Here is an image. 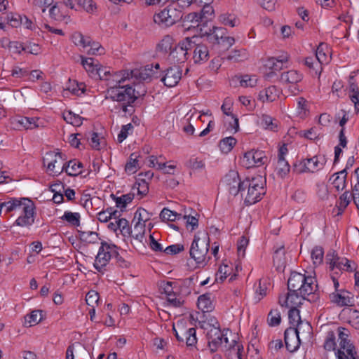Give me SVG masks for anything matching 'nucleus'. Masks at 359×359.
<instances>
[{
    "mask_svg": "<svg viewBox=\"0 0 359 359\" xmlns=\"http://www.w3.org/2000/svg\"><path fill=\"white\" fill-rule=\"evenodd\" d=\"M222 184L230 194L236 196L241 192L243 196V181L241 180L236 171H229L222 179Z\"/></svg>",
    "mask_w": 359,
    "mask_h": 359,
    "instance_id": "13",
    "label": "nucleus"
},
{
    "mask_svg": "<svg viewBox=\"0 0 359 359\" xmlns=\"http://www.w3.org/2000/svg\"><path fill=\"white\" fill-rule=\"evenodd\" d=\"M117 214H118V212L116 210L112 211L111 209L107 210L100 212L97 214V219L101 222H107L112 219H116Z\"/></svg>",
    "mask_w": 359,
    "mask_h": 359,
    "instance_id": "49",
    "label": "nucleus"
},
{
    "mask_svg": "<svg viewBox=\"0 0 359 359\" xmlns=\"http://www.w3.org/2000/svg\"><path fill=\"white\" fill-rule=\"evenodd\" d=\"M264 184L265 180L261 175H257L250 180L247 179L243 181V192L248 188L245 196V203L247 205H252L262 198V196L265 194Z\"/></svg>",
    "mask_w": 359,
    "mask_h": 359,
    "instance_id": "7",
    "label": "nucleus"
},
{
    "mask_svg": "<svg viewBox=\"0 0 359 359\" xmlns=\"http://www.w3.org/2000/svg\"><path fill=\"white\" fill-rule=\"evenodd\" d=\"M280 313L278 309H271L268 315V323L270 326H276L280 323Z\"/></svg>",
    "mask_w": 359,
    "mask_h": 359,
    "instance_id": "55",
    "label": "nucleus"
},
{
    "mask_svg": "<svg viewBox=\"0 0 359 359\" xmlns=\"http://www.w3.org/2000/svg\"><path fill=\"white\" fill-rule=\"evenodd\" d=\"M232 106H233V102H232L231 100L226 98L224 100V101L221 107V109L224 114L229 116L232 118L233 123H231L230 125H231V128L235 130V132H237L239 128L238 118L232 114V111H231Z\"/></svg>",
    "mask_w": 359,
    "mask_h": 359,
    "instance_id": "24",
    "label": "nucleus"
},
{
    "mask_svg": "<svg viewBox=\"0 0 359 359\" xmlns=\"http://www.w3.org/2000/svg\"><path fill=\"white\" fill-rule=\"evenodd\" d=\"M267 287L266 283L262 282V280L259 281L258 287L255 290V299L257 301H260L266 295Z\"/></svg>",
    "mask_w": 359,
    "mask_h": 359,
    "instance_id": "61",
    "label": "nucleus"
},
{
    "mask_svg": "<svg viewBox=\"0 0 359 359\" xmlns=\"http://www.w3.org/2000/svg\"><path fill=\"white\" fill-rule=\"evenodd\" d=\"M219 20L224 25L229 26L231 27H233L237 25L238 19L233 14L224 13L219 16Z\"/></svg>",
    "mask_w": 359,
    "mask_h": 359,
    "instance_id": "52",
    "label": "nucleus"
},
{
    "mask_svg": "<svg viewBox=\"0 0 359 359\" xmlns=\"http://www.w3.org/2000/svg\"><path fill=\"white\" fill-rule=\"evenodd\" d=\"M278 97V90L275 86H271L259 94V100L262 102H273Z\"/></svg>",
    "mask_w": 359,
    "mask_h": 359,
    "instance_id": "27",
    "label": "nucleus"
},
{
    "mask_svg": "<svg viewBox=\"0 0 359 359\" xmlns=\"http://www.w3.org/2000/svg\"><path fill=\"white\" fill-rule=\"evenodd\" d=\"M346 176L347 172L346 171V169H344L334 174L330 178V180L334 178L332 183L337 191H341L346 188Z\"/></svg>",
    "mask_w": 359,
    "mask_h": 359,
    "instance_id": "25",
    "label": "nucleus"
},
{
    "mask_svg": "<svg viewBox=\"0 0 359 359\" xmlns=\"http://www.w3.org/2000/svg\"><path fill=\"white\" fill-rule=\"evenodd\" d=\"M347 317L348 323L355 329H359V311L354 309H348Z\"/></svg>",
    "mask_w": 359,
    "mask_h": 359,
    "instance_id": "54",
    "label": "nucleus"
},
{
    "mask_svg": "<svg viewBox=\"0 0 359 359\" xmlns=\"http://www.w3.org/2000/svg\"><path fill=\"white\" fill-rule=\"evenodd\" d=\"M88 140L92 148L97 150L100 149L102 139L99 138L97 133H89L88 134Z\"/></svg>",
    "mask_w": 359,
    "mask_h": 359,
    "instance_id": "60",
    "label": "nucleus"
},
{
    "mask_svg": "<svg viewBox=\"0 0 359 359\" xmlns=\"http://www.w3.org/2000/svg\"><path fill=\"white\" fill-rule=\"evenodd\" d=\"M116 255H118L116 245L106 241H102L97 255L95 257L94 267L99 272H102L110 259Z\"/></svg>",
    "mask_w": 359,
    "mask_h": 359,
    "instance_id": "10",
    "label": "nucleus"
},
{
    "mask_svg": "<svg viewBox=\"0 0 359 359\" xmlns=\"http://www.w3.org/2000/svg\"><path fill=\"white\" fill-rule=\"evenodd\" d=\"M248 54L245 49H236L232 50L226 57L228 60L238 62L248 58Z\"/></svg>",
    "mask_w": 359,
    "mask_h": 359,
    "instance_id": "41",
    "label": "nucleus"
},
{
    "mask_svg": "<svg viewBox=\"0 0 359 359\" xmlns=\"http://www.w3.org/2000/svg\"><path fill=\"white\" fill-rule=\"evenodd\" d=\"M186 165L194 170H201L205 167L204 163L197 158H191L187 162Z\"/></svg>",
    "mask_w": 359,
    "mask_h": 359,
    "instance_id": "62",
    "label": "nucleus"
},
{
    "mask_svg": "<svg viewBox=\"0 0 359 359\" xmlns=\"http://www.w3.org/2000/svg\"><path fill=\"white\" fill-rule=\"evenodd\" d=\"M63 117L67 123L72 124L74 126H80L82 124L83 118L70 111L65 112L63 114Z\"/></svg>",
    "mask_w": 359,
    "mask_h": 359,
    "instance_id": "47",
    "label": "nucleus"
},
{
    "mask_svg": "<svg viewBox=\"0 0 359 359\" xmlns=\"http://www.w3.org/2000/svg\"><path fill=\"white\" fill-rule=\"evenodd\" d=\"M298 169L299 172H314L323 168V163H320L316 156L306 158L302 161Z\"/></svg>",
    "mask_w": 359,
    "mask_h": 359,
    "instance_id": "22",
    "label": "nucleus"
},
{
    "mask_svg": "<svg viewBox=\"0 0 359 359\" xmlns=\"http://www.w3.org/2000/svg\"><path fill=\"white\" fill-rule=\"evenodd\" d=\"M276 170L279 177L283 178L289 173L290 167L285 158H278Z\"/></svg>",
    "mask_w": 359,
    "mask_h": 359,
    "instance_id": "40",
    "label": "nucleus"
},
{
    "mask_svg": "<svg viewBox=\"0 0 359 359\" xmlns=\"http://www.w3.org/2000/svg\"><path fill=\"white\" fill-rule=\"evenodd\" d=\"M210 239L205 232L198 233L192 242L189 253L195 262L201 265H205L210 259L208 256Z\"/></svg>",
    "mask_w": 359,
    "mask_h": 359,
    "instance_id": "5",
    "label": "nucleus"
},
{
    "mask_svg": "<svg viewBox=\"0 0 359 359\" xmlns=\"http://www.w3.org/2000/svg\"><path fill=\"white\" fill-rule=\"evenodd\" d=\"M267 161L262 151H250L245 154L243 163L247 168L258 167L264 165Z\"/></svg>",
    "mask_w": 359,
    "mask_h": 359,
    "instance_id": "17",
    "label": "nucleus"
},
{
    "mask_svg": "<svg viewBox=\"0 0 359 359\" xmlns=\"http://www.w3.org/2000/svg\"><path fill=\"white\" fill-rule=\"evenodd\" d=\"M88 46L90 48L87 50L88 55H100L104 54V48L98 42L91 40Z\"/></svg>",
    "mask_w": 359,
    "mask_h": 359,
    "instance_id": "53",
    "label": "nucleus"
},
{
    "mask_svg": "<svg viewBox=\"0 0 359 359\" xmlns=\"http://www.w3.org/2000/svg\"><path fill=\"white\" fill-rule=\"evenodd\" d=\"M201 327L206 332L208 346L211 351L214 352L219 348H231V345L229 344L226 333L221 332L220 325L217 319L210 317L206 320L200 322Z\"/></svg>",
    "mask_w": 359,
    "mask_h": 359,
    "instance_id": "3",
    "label": "nucleus"
},
{
    "mask_svg": "<svg viewBox=\"0 0 359 359\" xmlns=\"http://www.w3.org/2000/svg\"><path fill=\"white\" fill-rule=\"evenodd\" d=\"M135 90L130 83L122 86L111 85L107 91L106 98L117 102V108L121 109L125 114H131L133 111L132 104L136 100Z\"/></svg>",
    "mask_w": 359,
    "mask_h": 359,
    "instance_id": "1",
    "label": "nucleus"
},
{
    "mask_svg": "<svg viewBox=\"0 0 359 359\" xmlns=\"http://www.w3.org/2000/svg\"><path fill=\"white\" fill-rule=\"evenodd\" d=\"M226 34V30L222 27H213L212 29H210L208 37L210 41L212 43L219 44L220 40L224 38Z\"/></svg>",
    "mask_w": 359,
    "mask_h": 359,
    "instance_id": "34",
    "label": "nucleus"
},
{
    "mask_svg": "<svg viewBox=\"0 0 359 359\" xmlns=\"http://www.w3.org/2000/svg\"><path fill=\"white\" fill-rule=\"evenodd\" d=\"M285 249L283 245H280L275 250L273 255V264L278 269H282L285 266Z\"/></svg>",
    "mask_w": 359,
    "mask_h": 359,
    "instance_id": "32",
    "label": "nucleus"
},
{
    "mask_svg": "<svg viewBox=\"0 0 359 359\" xmlns=\"http://www.w3.org/2000/svg\"><path fill=\"white\" fill-rule=\"evenodd\" d=\"M183 335L185 337L187 346H194L196 344L197 339L195 328H189L187 331L183 333Z\"/></svg>",
    "mask_w": 359,
    "mask_h": 359,
    "instance_id": "58",
    "label": "nucleus"
},
{
    "mask_svg": "<svg viewBox=\"0 0 359 359\" xmlns=\"http://www.w3.org/2000/svg\"><path fill=\"white\" fill-rule=\"evenodd\" d=\"M151 215L150 213L144 208H139L135 213L133 221L135 223H142V224H145V223L150 219Z\"/></svg>",
    "mask_w": 359,
    "mask_h": 359,
    "instance_id": "45",
    "label": "nucleus"
},
{
    "mask_svg": "<svg viewBox=\"0 0 359 359\" xmlns=\"http://www.w3.org/2000/svg\"><path fill=\"white\" fill-rule=\"evenodd\" d=\"M198 307L203 312H210L214 309L210 295L208 294H202L198 299Z\"/></svg>",
    "mask_w": 359,
    "mask_h": 359,
    "instance_id": "29",
    "label": "nucleus"
},
{
    "mask_svg": "<svg viewBox=\"0 0 359 359\" xmlns=\"http://www.w3.org/2000/svg\"><path fill=\"white\" fill-rule=\"evenodd\" d=\"M153 67V65H148L141 71H131L130 73L128 72L115 73L111 76L110 79H107L109 80V87H111V85L122 86L123 84H126L125 82L130 80V79L133 76L137 77L139 76L141 79L145 80L147 78L152 76L154 74V70L152 69Z\"/></svg>",
    "mask_w": 359,
    "mask_h": 359,
    "instance_id": "9",
    "label": "nucleus"
},
{
    "mask_svg": "<svg viewBox=\"0 0 359 359\" xmlns=\"http://www.w3.org/2000/svg\"><path fill=\"white\" fill-rule=\"evenodd\" d=\"M287 288L290 292H297L301 296L306 297L316 292L317 285L313 277H306L300 273L293 272L288 279Z\"/></svg>",
    "mask_w": 359,
    "mask_h": 359,
    "instance_id": "4",
    "label": "nucleus"
},
{
    "mask_svg": "<svg viewBox=\"0 0 359 359\" xmlns=\"http://www.w3.org/2000/svg\"><path fill=\"white\" fill-rule=\"evenodd\" d=\"M327 262L330 265V270L339 269L344 270V264L346 258H341L335 255L334 252H329L326 256Z\"/></svg>",
    "mask_w": 359,
    "mask_h": 359,
    "instance_id": "26",
    "label": "nucleus"
},
{
    "mask_svg": "<svg viewBox=\"0 0 359 359\" xmlns=\"http://www.w3.org/2000/svg\"><path fill=\"white\" fill-rule=\"evenodd\" d=\"M72 39L76 46H81L83 48L88 47L91 41V39L89 36H84L80 32L74 33L72 34Z\"/></svg>",
    "mask_w": 359,
    "mask_h": 359,
    "instance_id": "38",
    "label": "nucleus"
},
{
    "mask_svg": "<svg viewBox=\"0 0 359 359\" xmlns=\"http://www.w3.org/2000/svg\"><path fill=\"white\" fill-rule=\"evenodd\" d=\"M265 67L266 69L271 70L272 72L280 71L283 68H285L283 65L276 61L273 57H269L265 62Z\"/></svg>",
    "mask_w": 359,
    "mask_h": 359,
    "instance_id": "56",
    "label": "nucleus"
},
{
    "mask_svg": "<svg viewBox=\"0 0 359 359\" xmlns=\"http://www.w3.org/2000/svg\"><path fill=\"white\" fill-rule=\"evenodd\" d=\"M305 299L306 297L301 296L297 292L289 291L286 297L279 298V304L281 306L297 308L302 304V301Z\"/></svg>",
    "mask_w": 359,
    "mask_h": 359,
    "instance_id": "21",
    "label": "nucleus"
},
{
    "mask_svg": "<svg viewBox=\"0 0 359 359\" xmlns=\"http://www.w3.org/2000/svg\"><path fill=\"white\" fill-rule=\"evenodd\" d=\"M190 39L195 42L194 46H192V49H194L193 59L194 62L200 63L208 60L209 56L208 47L204 44L198 43L200 39L198 36H194Z\"/></svg>",
    "mask_w": 359,
    "mask_h": 359,
    "instance_id": "19",
    "label": "nucleus"
},
{
    "mask_svg": "<svg viewBox=\"0 0 359 359\" xmlns=\"http://www.w3.org/2000/svg\"><path fill=\"white\" fill-rule=\"evenodd\" d=\"M81 59L82 66L90 76L102 80L108 79L107 76L109 74V71H104V75H102V72H103L104 69L97 61L92 57H85L83 56H81Z\"/></svg>",
    "mask_w": 359,
    "mask_h": 359,
    "instance_id": "15",
    "label": "nucleus"
},
{
    "mask_svg": "<svg viewBox=\"0 0 359 359\" xmlns=\"http://www.w3.org/2000/svg\"><path fill=\"white\" fill-rule=\"evenodd\" d=\"M16 121L26 130H32L43 126L42 121L37 117L20 116Z\"/></svg>",
    "mask_w": 359,
    "mask_h": 359,
    "instance_id": "23",
    "label": "nucleus"
},
{
    "mask_svg": "<svg viewBox=\"0 0 359 359\" xmlns=\"http://www.w3.org/2000/svg\"><path fill=\"white\" fill-rule=\"evenodd\" d=\"M194 41L189 37L186 38L178 43V45L170 53V60L173 62L183 63L188 58V50L194 46Z\"/></svg>",
    "mask_w": 359,
    "mask_h": 359,
    "instance_id": "14",
    "label": "nucleus"
},
{
    "mask_svg": "<svg viewBox=\"0 0 359 359\" xmlns=\"http://www.w3.org/2000/svg\"><path fill=\"white\" fill-rule=\"evenodd\" d=\"M333 301L341 306L353 304V295L347 291H342L341 293L333 294Z\"/></svg>",
    "mask_w": 359,
    "mask_h": 359,
    "instance_id": "28",
    "label": "nucleus"
},
{
    "mask_svg": "<svg viewBox=\"0 0 359 359\" xmlns=\"http://www.w3.org/2000/svg\"><path fill=\"white\" fill-rule=\"evenodd\" d=\"M231 269L229 266L224 264L220 266L218 272L216 273L215 280L217 283H222L226 278L227 276L230 274Z\"/></svg>",
    "mask_w": 359,
    "mask_h": 359,
    "instance_id": "57",
    "label": "nucleus"
},
{
    "mask_svg": "<svg viewBox=\"0 0 359 359\" xmlns=\"http://www.w3.org/2000/svg\"><path fill=\"white\" fill-rule=\"evenodd\" d=\"M62 219L66 220L69 224L74 226H79L80 224V215L78 212H65Z\"/></svg>",
    "mask_w": 359,
    "mask_h": 359,
    "instance_id": "50",
    "label": "nucleus"
},
{
    "mask_svg": "<svg viewBox=\"0 0 359 359\" xmlns=\"http://www.w3.org/2000/svg\"><path fill=\"white\" fill-rule=\"evenodd\" d=\"M6 212L20 210L21 215L18 217L15 224L20 226L32 225L34 222L35 205L28 198H12L4 204Z\"/></svg>",
    "mask_w": 359,
    "mask_h": 359,
    "instance_id": "2",
    "label": "nucleus"
},
{
    "mask_svg": "<svg viewBox=\"0 0 359 359\" xmlns=\"http://www.w3.org/2000/svg\"><path fill=\"white\" fill-rule=\"evenodd\" d=\"M140 155L137 153L130 154L128 161L125 166V170L129 174H133L140 168L139 158Z\"/></svg>",
    "mask_w": 359,
    "mask_h": 359,
    "instance_id": "33",
    "label": "nucleus"
},
{
    "mask_svg": "<svg viewBox=\"0 0 359 359\" xmlns=\"http://www.w3.org/2000/svg\"><path fill=\"white\" fill-rule=\"evenodd\" d=\"M145 224L142 223H135L133 230L131 231L132 237L135 240L142 242L144 238Z\"/></svg>",
    "mask_w": 359,
    "mask_h": 359,
    "instance_id": "46",
    "label": "nucleus"
},
{
    "mask_svg": "<svg viewBox=\"0 0 359 359\" xmlns=\"http://www.w3.org/2000/svg\"><path fill=\"white\" fill-rule=\"evenodd\" d=\"M260 126L266 130L276 131L278 128V121L271 116L263 114L260 117Z\"/></svg>",
    "mask_w": 359,
    "mask_h": 359,
    "instance_id": "30",
    "label": "nucleus"
},
{
    "mask_svg": "<svg viewBox=\"0 0 359 359\" xmlns=\"http://www.w3.org/2000/svg\"><path fill=\"white\" fill-rule=\"evenodd\" d=\"M235 80L239 83L241 86L244 88L254 87L257 83V79L255 76L244 75L236 76Z\"/></svg>",
    "mask_w": 359,
    "mask_h": 359,
    "instance_id": "35",
    "label": "nucleus"
},
{
    "mask_svg": "<svg viewBox=\"0 0 359 359\" xmlns=\"http://www.w3.org/2000/svg\"><path fill=\"white\" fill-rule=\"evenodd\" d=\"M182 69L179 66H172L166 69L165 75L161 79L165 86H175L182 78Z\"/></svg>",
    "mask_w": 359,
    "mask_h": 359,
    "instance_id": "18",
    "label": "nucleus"
},
{
    "mask_svg": "<svg viewBox=\"0 0 359 359\" xmlns=\"http://www.w3.org/2000/svg\"><path fill=\"white\" fill-rule=\"evenodd\" d=\"M148 161V165L149 167L156 168V169L159 170L165 169L166 163L164 161H159L158 158L156 156H149Z\"/></svg>",
    "mask_w": 359,
    "mask_h": 359,
    "instance_id": "59",
    "label": "nucleus"
},
{
    "mask_svg": "<svg viewBox=\"0 0 359 359\" xmlns=\"http://www.w3.org/2000/svg\"><path fill=\"white\" fill-rule=\"evenodd\" d=\"M313 264L315 266H319L323 263L324 257V250L320 246H316L311 252Z\"/></svg>",
    "mask_w": 359,
    "mask_h": 359,
    "instance_id": "39",
    "label": "nucleus"
},
{
    "mask_svg": "<svg viewBox=\"0 0 359 359\" xmlns=\"http://www.w3.org/2000/svg\"><path fill=\"white\" fill-rule=\"evenodd\" d=\"M288 318L292 327H301V330H303V332L306 330L308 333H310L311 327L308 322L304 323L301 320L299 309L297 308H290L288 313Z\"/></svg>",
    "mask_w": 359,
    "mask_h": 359,
    "instance_id": "20",
    "label": "nucleus"
},
{
    "mask_svg": "<svg viewBox=\"0 0 359 359\" xmlns=\"http://www.w3.org/2000/svg\"><path fill=\"white\" fill-rule=\"evenodd\" d=\"M78 8H83L86 12L93 13L96 9V4L93 0H74Z\"/></svg>",
    "mask_w": 359,
    "mask_h": 359,
    "instance_id": "43",
    "label": "nucleus"
},
{
    "mask_svg": "<svg viewBox=\"0 0 359 359\" xmlns=\"http://www.w3.org/2000/svg\"><path fill=\"white\" fill-rule=\"evenodd\" d=\"M183 9L177 8L175 5H169L154 15V21L161 26H172L182 18Z\"/></svg>",
    "mask_w": 359,
    "mask_h": 359,
    "instance_id": "8",
    "label": "nucleus"
},
{
    "mask_svg": "<svg viewBox=\"0 0 359 359\" xmlns=\"http://www.w3.org/2000/svg\"><path fill=\"white\" fill-rule=\"evenodd\" d=\"M302 330L301 327H290L285 331V343L289 351L293 352L299 348L300 344L299 334Z\"/></svg>",
    "mask_w": 359,
    "mask_h": 359,
    "instance_id": "16",
    "label": "nucleus"
},
{
    "mask_svg": "<svg viewBox=\"0 0 359 359\" xmlns=\"http://www.w3.org/2000/svg\"><path fill=\"white\" fill-rule=\"evenodd\" d=\"M67 90L74 95H81L85 92L86 85L83 83H79L76 81H73L72 82L69 81Z\"/></svg>",
    "mask_w": 359,
    "mask_h": 359,
    "instance_id": "48",
    "label": "nucleus"
},
{
    "mask_svg": "<svg viewBox=\"0 0 359 359\" xmlns=\"http://www.w3.org/2000/svg\"><path fill=\"white\" fill-rule=\"evenodd\" d=\"M315 57L317 59L318 62H319L320 65H321L322 64H327L329 62V57H327V54L324 52L323 44H320L318 47Z\"/></svg>",
    "mask_w": 359,
    "mask_h": 359,
    "instance_id": "64",
    "label": "nucleus"
},
{
    "mask_svg": "<svg viewBox=\"0 0 359 359\" xmlns=\"http://www.w3.org/2000/svg\"><path fill=\"white\" fill-rule=\"evenodd\" d=\"M181 214L170 210V209L166 208H164L160 213V218L163 221L174 222L177 219H180L181 218Z\"/></svg>",
    "mask_w": 359,
    "mask_h": 359,
    "instance_id": "42",
    "label": "nucleus"
},
{
    "mask_svg": "<svg viewBox=\"0 0 359 359\" xmlns=\"http://www.w3.org/2000/svg\"><path fill=\"white\" fill-rule=\"evenodd\" d=\"M166 297L169 305L175 308L180 307L184 303L182 297L175 292L168 294Z\"/></svg>",
    "mask_w": 359,
    "mask_h": 359,
    "instance_id": "51",
    "label": "nucleus"
},
{
    "mask_svg": "<svg viewBox=\"0 0 359 359\" xmlns=\"http://www.w3.org/2000/svg\"><path fill=\"white\" fill-rule=\"evenodd\" d=\"M236 143V140L233 137H228L222 140L219 142V148L223 153L227 154L231 151Z\"/></svg>",
    "mask_w": 359,
    "mask_h": 359,
    "instance_id": "44",
    "label": "nucleus"
},
{
    "mask_svg": "<svg viewBox=\"0 0 359 359\" xmlns=\"http://www.w3.org/2000/svg\"><path fill=\"white\" fill-rule=\"evenodd\" d=\"M82 163L75 160L64 163V171L69 176H76L81 172Z\"/></svg>",
    "mask_w": 359,
    "mask_h": 359,
    "instance_id": "31",
    "label": "nucleus"
},
{
    "mask_svg": "<svg viewBox=\"0 0 359 359\" xmlns=\"http://www.w3.org/2000/svg\"><path fill=\"white\" fill-rule=\"evenodd\" d=\"M248 239L242 236L237 243L238 255L240 257H244L245 255V249L248 245Z\"/></svg>",
    "mask_w": 359,
    "mask_h": 359,
    "instance_id": "63",
    "label": "nucleus"
},
{
    "mask_svg": "<svg viewBox=\"0 0 359 359\" xmlns=\"http://www.w3.org/2000/svg\"><path fill=\"white\" fill-rule=\"evenodd\" d=\"M339 348L334 353L337 359H359L355 347L349 339V331L342 327H337Z\"/></svg>",
    "mask_w": 359,
    "mask_h": 359,
    "instance_id": "6",
    "label": "nucleus"
},
{
    "mask_svg": "<svg viewBox=\"0 0 359 359\" xmlns=\"http://www.w3.org/2000/svg\"><path fill=\"white\" fill-rule=\"evenodd\" d=\"M42 320V315L40 311H33L29 315L25 317V326L31 327L36 325Z\"/></svg>",
    "mask_w": 359,
    "mask_h": 359,
    "instance_id": "36",
    "label": "nucleus"
},
{
    "mask_svg": "<svg viewBox=\"0 0 359 359\" xmlns=\"http://www.w3.org/2000/svg\"><path fill=\"white\" fill-rule=\"evenodd\" d=\"M336 335L334 331L330 330L326 333L324 341V348L327 351H336Z\"/></svg>",
    "mask_w": 359,
    "mask_h": 359,
    "instance_id": "37",
    "label": "nucleus"
},
{
    "mask_svg": "<svg viewBox=\"0 0 359 359\" xmlns=\"http://www.w3.org/2000/svg\"><path fill=\"white\" fill-rule=\"evenodd\" d=\"M64 160L60 153L48 152L43 157V165L46 172L53 176L58 175L64 171Z\"/></svg>",
    "mask_w": 359,
    "mask_h": 359,
    "instance_id": "11",
    "label": "nucleus"
},
{
    "mask_svg": "<svg viewBox=\"0 0 359 359\" xmlns=\"http://www.w3.org/2000/svg\"><path fill=\"white\" fill-rule=\"evenodd\" d=\"M303 79V74L297 70H290L283 72L280 76V81L287 84V90L291 95H297L302 91L299 83Z\"/></svg>",
    "mask_w": 359,
    "mask_h": 359,
    "instance_id": "12",
    "label": "nucleus"
}]
</instances>
